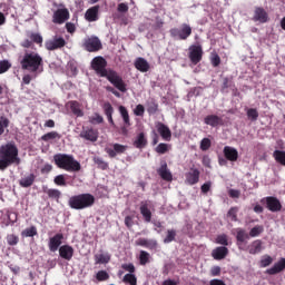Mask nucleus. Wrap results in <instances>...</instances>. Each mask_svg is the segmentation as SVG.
Here are the masks:
<instances>
[{
  "label": "nucleus",
  "instance_id": "9b49d317",
  "mask_svg": "<svg viewBox=\"0 0 285 285\" xmlns=\"http://www.w3.org/2000/svg\"><path fill=\"white\" fill-rule=\"evenodd\" d=\"M79 137L85 139V141H91V144H95V141L99 139V131L90 127H83L79 134Z\"/></svg>",
  "mask_w": 285,
  "mask_h": 285
},
{
  "label": "nucleus",
  "instance_id": "a878e982",
  "mask_svg": "<svg viewBox=\"0 0 285 285\" xmlns=\"http://www.w3.org/2000/svg\"><path fill=\"white\" fill-rule=\"evenodd\" d=\"M282 271H285V258H281L273 267L266 269V274L277 275L278 273H282Z\"/></svg>",
  "mask_w": 285,
  "mask_h": 285
},
{
  "label": "nucleus",
  "instance_id": "e433bc0d",
  "mask_svg": "<svg viewBox=\"0 0 285 285\" xmlns=\"http://www.w3.org/2000/svg\"><path fill=\"white\" fill-rule=\"evenodd\" d=\"M95 262L96 264H108L110 262V256L108 254H96Z\"/></svg>",
  "mask_w": 285,
  "mask_h": 285
},
{
  "label": "nucleus",
  "instance_id": "5fc2aeb1",
  "mask_svg": "<svg viewBox=\"0 0 285 285\" xmlns=\"http://www.w3.org/2000/svg\"><path fill=\"white\" fill-rule=\"evenodd\" d=\"M216 244H220V246H228V236L226 234L218 235L216 237Z\"/></svg>",
  "mask_w": 285,
  "mask_h": 285
},
{
  "label": "nucleus",
  "instance_id": "864d4df0",
  "mask_svg": "<svg viewBox=\"0 0 285 285\" xmlns=\"http://www.w3.org/2000/svg\"><path fill=\"white\" fill-rule=\"evenodd\" d=\"M210 146H213V142L209 140V138H203L200 141V150L206 151L210 149Z\"/></svg>",
  "mask_w": 285,
  "mask_h": 285
},
{
  "label": "nucleus",
  "instance_id": "f704fd0d",
  "mask_svg": "<svg viewBox=\"0 0 285 285\" xmlns=\"http://www.w3.org/2000/svg\"><path fill=\"white\" fill-rule=\"evenodd\" d=\"M38 235L37 226H30L21 232V237H36Z\"/></svg>",
  "mask_w": 285,
  "mask_h": 285
},
{
  "label": "nucleus",
  "instance_id": "49530a36",
  "mask_svg": "<svg viewBox=\"0 0 285 285\" xmlns=\"http://www.w3.org/2000/svg\"><path fill=\"white\" fill-rule=\"evenodd\" d=\"M8 126H10V120L7 117L1 116L0 117V137L1 135H3V132H6V128H8Z\"/></svg>",
  "mask_w": 285,
  "mask_h": 285
},
{
  "label": "nucleus",
  "instance_id": "338daca9",
  "mask_svg": "<svg viewBox=\"0 0 285 285\" xmlns=\"http://www.w3.org/2000/svg\"><path fill=\"white\" fill-rule=\"evenodd\" d=\"M128 10H129V8H128V4L126 2H121L117 7V11L121 12V13H126V12H128Z\"/></svg>",
  "mask_w": 285,
  "mask_h": 285
},
{
  "label": "nucleus",
  "instance_id": "4be33fe9",
  "mask_svg": "<svg viewBox=\"0 0 285 285\" xmlns=\"http://www.w3.org/2000/svg\"><path fill=\"white\" fill-rule=\"evenodd\" d=\"M134 148H138V150H144L148 146V138H146L145 132H139L132 142Z\"/></svg>",
  "mask_w": 285,
  "mask_h": 285
},
{
  "label": "nucleus",
  "instance_id": "6e6552de",
  "mask_svg": "<svg viewBox=\"0 0 285 285\" xmlns=\"http://www.w3.org/2000/svg\"><path fill=\"white\" fill-rule=\"evenodd\" d=\"M126 150H128V145H121L119 142L111 144L105 148V153H107L110 159H115L117 155H125Z\"/></svg>",
  "mask_w": 285,
  "mask_h": 285
},
{
  "label": "nucleus",
  "instance_id": "412c9836",
  "mask_svg": "<svg viewBox=\"0 0 285 285\" xmlns=\"http://www.w3.org/2000/svg\"><path fill=\"white\" fill-rule=\"evenodd\" d=\"M59 255L62 259L70 262L75 255V248L70 245H62L59 247Z\"/></svg>",
  "mask_w": 285,
  "mask_h": 285
},
{
  "label": "nucleus",
  "instance_id": "a18cd8bd",
  "mask_svg": "<svg viewBox=\"0 0 285 285\" xmlns=\"http://www.w3.org/2000/svg\"><path fill=\"white\" fill-rule=\"evenodd\" d=\"M124 284L137 285V276L134 274H126L122 278Z\"/></svg>",
  "mask_w": 285,
  "mask_h": 285
},
{
  "label": "nucleus",
  "instance_id": "3c124183",
  "mask_svg": "<svg viewBox=\"0 0 285 285\" xmlns=\"http://www.w3.org/2000/svg\"><path fill=\"white\" fill-rule=\"evenodd\" d=\"M102 110L106 116L112 115L115 112V108H112V105L109 101L102 104Z\"/></svg>",
  "mask_w": 285,
  "mask_h": 285
},
{
  "label": "nucleus",
  "instance_id": "37998d69",
  "mask_svg": "<svg viewBox=\"0 0 285 285\" xmlns=\"http://www.w3.org/2000/svg\"><path fill=\"white\" fill-rule=\"evenodd\" d=\"M139 262L141 266H146L150 262V254L146 250H140Z\"/></svg>",
  "mask_w": 285,
  "mask_h": 285
},
{
  "label": "nucleus",
  "instance_id": "603ef678",
  "mask_svg": "<svg viewBox=\"0 0 285 285\" xmlns=\"http://www.w3.org/2000/svg\"><path fill=\"white\" fill-rule=\"evenodd\" d=\"M9 68H12V65L8 60H1L0 61V75H3V72H8Z\"/></svg>",
  "mask_w": 285,
  "mask_h": 285
},
{
  "label": "nucleus",
  "instance_id": "c03bdc74",
  "mask_svg": "<svg viewBox=\"0 0 285 285\" xmlns=\"http://www.w3.org/2000/svg\"><path fill=\"white\" fill-rule=\"evenodd\" d=\"M97 282H108L110 279V274L108 272L101 269L96 274Z\"/></svg>",
  "mask_w": 285,
  "mask_h": 285
},
{
  "label": "nucleus",
  "instance_id": "c85d7f7f",
  "mask_svg": "<svg viewBox=\"0 0 285 285\" xmlns=\"http://www.w3.org/2000/svg\"><path fill=\"white\" fill-rule=\"evenodd\" d=\"M36 179L37 175L29 174L19 180V185L21 186V188H30V186L35 184Z\"/></svg>",
  "mask_w": 285,
  "mask_h": 285
},
{
  "label": "nucleus",
  "instance_id": "ddd939ff",
  "mask_svg": "<svg viewBox=\"0 0 285 285\" xmlns=\"http://www.w3.org/2000/svg\"><path fill=\"white\" fill-rule=\"evenodd\" d=\"M200 175L202 173L199 169L190 167L189 171L185 174V183H187L189 186H195V184H199Z\"/></svg>",
  "mask_w": 285,
  "mask_h": 285
},
{
  "label": "nucleus",
  "instance_id": "f03ea898",
  "mask_svg": "<svg viewBox=\"0 0 285 285\" xmlns=\"http://www.w3.org/2000/svg\"><path fill=\"white\" fill-rule=\"evenodd\" d=\"M20 66L22 70H27L35 75L33 77H37V75L42 72L43 58L37 51H24Z\"/></svg>",
  "mask_w": 285,
  "mask_h": 285
},
{
  "label": "nucleus",
  "instance_id": "2f4dec72",
  "mask_svg": "<svg viewBox=\"0 0 285 285\" xmlns=\"http://www.w3.org/2000/svg\"><path fill=\"white\" fill-rule=\"evenodd\" d=\"M273 157L277 164H279L281 166H285V150L276 149L273 153Z\"/></svg>",
  "mask_w": 285,
  "mask_h": 285
},
{
  "label": "nucleus",
  "instance_id": "2eb2a0df",
  "mask_svg": "<svg viewBox=\"0 0 285 285\" xmlns=\"http://www.w3.org/2000/svg\"><path fill=\"white\" fill-rule=\"evenodd\" d=\"M63 242V234L61 233H58L56 234L53 237L49 238V243H48V246H49V250L51 253H57V250H59V246H61Z\"/></svg>",
  "mask_w": 285,
  "mask_h": 285
},
{
  "label": "nucleus",
  "instance_id": "a211bd4d",
  "mask_svg": "<svg viewBox=\"0 0 285 285\" xmlns=\"http://www.w3.org/2000/svg\"><path fill=\"white\" fill-rule=\"evenodd\" d=\"M158 175L164 179V181H173V174L168 169V164L161 161L160 167L157 169Z\"/></svg>",
  "mask_w": 285,
  "mask_h": 285
},
{
  "label": "nucleus",
  "instance_id": "774afa93",
  "mask_svg": "<svg viewBox=\"0 0 285 285\" xmlns=\"http://www.w3.org/2000/svg\"><path fill=\"white\" fill-rule=\"evenodd\" d=\"M40 173L42 175H48L49 173H52V165L46 164L41 169Z\"/></svg>",
  "mask_w": 285,
  "mask_h": 285
},
{
  "label": "nucleus",
  "instance_id": "79ce46f5",
  "mask_svg": "<svg viewBox=\"0 0 285 285\" xmlns=\"http://www.w3.org/2000/svg\"><path fill=\"white\" fill-rule=\"evenodd\" d=\"M271 264H273L272 256H269V255L262 256L261 262H259L261 268H266V267L271 266Z\"/></svg>",
  "mask_w": 285,
  "mask_h": 285
},
{
  "label": "nucleus",
  "instance_id": "f8f14e48",
  "mask_svg": "<svg viewBox=\"0 0 285 285\" xmlns=\"http://www.w3.org/2000/svg\"><path fill=\"white\" fill-rule=\"evenodd\" d=\"M65 47H66V39H63V37H59V36H56V37H53V39L47 40L45 42V48L50 51L59 50Z\"/></svg>",
  "mask_w": 285,
  "mask_h": 285
},
{
  "label": "nucleus",
  "instance_id": "f3484780",
  "mask_svg": "<svg viewBox=\"0 0 285 285\" xmlns=\"http://www.w3.org/2000/svg\"><path fill=\"white\" fill-rule=\"evenodd\" d=\"M204 124L212 128H217V126H224V119L217 115H208L204 118Z\"/></svg>",
  "mask_w": 285,
  "mask_h": 285
},
{
  "label": "nucleus",
  "instance_id": "e2e57ef3",
  "mask_svg": "<svg viewBox=\"0 0 285 285\" xmlns=\"http://www.w3.org/2000/svg\"><path fill=\"white\" fill-rule=\"evenodd\" d=\"M230 83H232L230 78L225 77L223 79L222 92H226V90H228V88H230Z\"/></svg>",
  "mask_w": 285,
  "mask_h": 285
},
{
  "label": "nucleus",
  "instance_id": "423d86ee",
  "mask_svg": "<svg viewBox=\"0 0 285 285\" xmlns=\"http://www.w3.org/2000/svg\"><path fill=\"white\" fill-rule=\"evenodd\" d=\"M261 204H263L271 213H282V202L275 196L262 198Z\"/></svg>",
  "mask_w": 285,
  "mask_h": 285
},
{
  "label": "nucleus",
  "instance_id": "393cba45",
  "mask_svg": "<svg viewBox=\"0 0 285 285\" xmlns=\"http://www.w3.org/2000/svg\"><path fill=\"white\" fill-rule=\"evenodd\" d=\"M247 250L249 255H257L261 250H264V243L262 239H256L248 245Z\"/></svg>",
  "mask_w": 285,
  "mask_h": 285
},
{
  "label": "nucleus",
  "instance_id": "4d7b16f0",
  "mask_svg": "<svg viewBox=\"0 0 285 285\" xmlns=\"http://www.w3.org/2000/svg\"><path fill=\"white\" fill-rule=\"evenodd\" d=\"M122 271H126V273H128V275L134 274L137 269L135 268V264L129 263V264H122L121 265Z\"/></svg>",
  "mask_w": 285,
  "mask_h": 285
},
{
  "label": "nucleus",
  "instance_id": "cd10ccee",
  "mask_svg": "<svg viewBox=\"0 0 285 285\" xmlns=\"http://www.w3.org/2000/svg\"><path fill=\"white\" fill-rule=\"evenodd\" d=\"M85 19L87 21H97L99 19V6L89 8L85 13Z\"/></svg>",
  "mask_w": 285,
  "mask_h": 285
},
{
  "label": "nucleus",
  "instance_id": "bf43d9fd",
  "mask_svg": "<svg viewBox=\"0 0 285 285\" xmlns=\"http://www.w3.org/2000/svg\"><path fill=\"white\" fill-rule=\"evenodd\" d=\"M144 112H146L144 105H137L134 110V115H136V117H144Z\"/></svg>",
  "mask_w": 285,
  "mask_h": 285
},
{
  "label": "nucleus",
  "instance_id": "de8ad7c7",
  "mask_svg": "<svg viewBox=\"0 0 285 285\" xmlns=\"http://www.w3.org/2000/svg\"><path fill=\"white\" fill-rule=\"evenodd\" d=\"M159 110V105L155 101V100H151L149 104H148V107H147V112L149 115H156V112Z\"/></svg>",
  "mask_w": 285,
  "mask_h": 285
},
{
  "label": "nucleus",
  "instance_id": "20e7f679",
  "mask_svg": "<svg viewBox=\"0 0 285 285\" xmlns=\"http://www.w3.org/2000/svg\"><path fill=\"white\" fill-rule=\"evenodd\" d=\"M53 163L60 170L67 173H79L81 170V163L75 159V156L68 154H56L53 156Z\"/></svg>",
  "mask_w": 285,
  "mask_h": 285
},
{
  "label": "nucleus",
  "instance_id": "a19ab883",
  "mask_svg": "<svg viewBox=\"0 0 285 285\" xmlns=\"http://www.w3.org/2000/svg\"><path fill=\"white\" fill-rule=\"evenodd\" d=\"M94 163L98 166L100 170H108V163L101 157H94Z\"/></svg>",
  "mask_w": 285,
  "mask_h": 285
},
{
  "label": "nucleus",
  "instance_id": "f257e3e1",
  "mask_svg": "<svg viewBox=\"0 0 285 285\" xmlns=\"http://www.w3.org/2000/svg\"><path fill=\"white\" fill-rule=\"evenodd\" d=\"M108 66V61L105 60L104 57L98 56L91 60V68L95 70L99 77H105L109 80V82L117 88L120 92H126L128 89L126 88V82H124V78L117 73V71L112 69H106Z\"/></svg>",
  "mask_w": 285,
  "mask_h": 285
},
{
  "label": "nucleus",
  "instance_id": "0eeeda50",
  "mask_svg": "<svg viewBox=\"0 0 285 285\" xmlns=\"http://www.w3.org/2000/svg\"><path fill=\"white\" fill-rule=\"evenodd\" d=\"M171 37L179 39L180 41H186L190 35H193V28L190 24L183 23L180 29L173 28L169 30Z\"/></svg>",
  "mask_w": 285,
  "mask_h": 285
},
{
  "label": "nucleus",
  "instance_id": "5701e85b",
  "mask_svg": "<svg viewBox=\"0 0 285 285\" xmlns=\"http://www.w3.org/2000/svg\"><path fill=\"white\" fill-rule=\"evenodd\" d=\"M140 215H142L144 220L147 224H150L153 222V212H150L148 202L140 203Z\"/></svg>",
  "mask_w": 285,
  "mask_h": 285
},
{
  "label": "nucleus",
  "instance_id": "c9c22d12",
  "mask_svg": "<svg viewBox=\"0 0 285 285\" xmlns=\"http://www.w3.org/2000/svg\"><path fill=\"white\" fill-rule=\"evenodd\" d=\"M119 112L122 117L124 124H126L127 126H130V115L128 114V109H126L125 106H120L119 107Z\"/></svg>",
  "mask_w": 285,
  "mask_h": 285
},
{
  "label": "nucleus",
  "instance_id": "8fccbe9b",
  "mask_svg": "<svg viewBox=\"0 0 285 285\" xmlns=\"http://www.w3.org/2000/svg\"><path fill=\"white\" fill-rule=\"evenodd\" d=\"M262 233H264V227L257 225L250 229L249 237H259V235H262Z\"/></svg>",
  "mask_w": 285,
  "mask_h": 285
},
{
  "label": "nucleus",
  "instance_id": "0e129e2a",
  "mask_svg": "<svg viewBox=\"0 0 285 285\" xmlns=\"http://www.w3.org/2000/svg\"><path fill=\"white\" fill-rule=\"evenodd\" d=\"M210 275L212 277H219L222 275V267L219 266L212 267Z\"/></svg>",
  "mask_w": 285,
  "mask_h": 285
},
{
  "label": "nucleus",
  "instance_id": "6ab92c4d",
  "mask_svg": "<svg viewBox=\"0 0 285 285\" xmlns=\"http://www.w3.org/2000/svg\"><path fill=\"white\" fill-rule=\"evenodd\" d=\"M253 21H258L259 23H266L268 21V13L262 7H256L254 10Z\"/></svg>",
  "mask_w": 285,
  "mask_h": 285
},
{
  "label": "nucleus",
  "instance_id": "9d476101",
  "mask_svg": "<svg viewBox=\"0 0 285 285\" xmlns=\"http://www.w3.org/2000/svg\"><path fill=\"white\" fill-rule=\"evenodd\" d=\"M204 57V49H202L200 45H193L189 47V59L194 66H197L199 61H202Z\"/></svg>",
  "mask_w": 285,
  "mask_h": 285
},
{
  "label": "nucleus",
  "instance_id": "7c9ffc66",
  "mask_svg": "<svg viewBox=\"0 0 285 285\" xmlns=\"http://www.w3.org/2000/svg\"><path fill=\"white\" fill-rule=\"evenodd\" d=\"M70 110L76 117H83V110H81V107L77 100L69 102Z\"/></svg>",
  "mask_w": 285,
  "mask_h": 285
},
{
  "label": "nucleus",
  "instance_id": "b1692460",
  "mask_svg": "<svg viewBox=\"0 0 285 285\" xmlns=\"http://www.w3.org/2000/svg\"><path fill=\"white\" fill-rule=\"evenodd\" d=\"M157 130L165 141H170V139H173V131H170V128H168V126H166L165 124L159 122L157 126Z\"/></svg>",
  "mask_w": 285,
  "mask_h": 285
},
{
  "label": "nucleus",
  "instance_id": "72a5a7b5",
  "mask_svg": "<svg viewBox=\"0 0 285 285\" xmlns=\"http://www.w3.org/2000/svg\"><path fill=\"white\" fill-rule=\"evenodd\" d=\"M249 237L250 236L246 233L245 229H242V228L236 229V239L240 244H244V242H246V239H249Z\"/></svg>",
  "mask_w": 285,
  "mask_h": 285
},
{
  "label": "nucleus",
  "instance_id": "7ed1b4c3",
  "mask_svg": "<svg viewBox=\"0 0 285 285\" xmlns=\"http://www.w3.org/2000/svg\"><path fill=\"white\" fill-rule=\"evenodd\" d=\"M12 164H19V148L12 142L0 147V170H6Z\"/></svg>",
  "mask_w": 285,
  "mask_h": 285
},
{
  "label": "nucleus",
  "instance_id": "6e6d98bb",
  "mask_svg": "<svg viewBox=\"0 0 285 285\" xmlns=\"http://www.w3.org/2000/svg\"><path fill=\"white\" fill-rule=\"evenodd\" d=\"M7 244H9V246H17V244H19V236L14 234L8 235Z\"/></svg>",
  "mask_w": 285,
  "mask_h": 285
},
{
  "label": "nucleus",
  "instance_id": "4468645a",
  "mask_svg": "<svg viewBox=\"0 0 285 285\" xmlns=\"http://www.w3.org/2000/svg\"><path fill=\"white\" fill-rule=\"evenodd\" d=\"M70 19V11L68 9L62 8V9H57L53 13V23H66Z\"/></svg>",
  "mask_w": 285,
  "mask_h": 285
},
{
  "label": "nucleus",
  "instance_id": "dca6fc26",
  "mask_svg": "<svg viewBox=\"0 0 285 285\" xmlns=\"http://www.w3.org/2000/svg\"><path fill=\"white\" fill-rule=\"evenodd\" d=\"M223 154L227 161H237L239 159V151L235 147L225 146Z\"/></svg>",
  "mask_w": 285,
  "mask_h": 285
},
{
  "label": "nucleus",
  "instance_id": "13d9d810",
  "mask_svg": "<svg viewBox=\"0 0 285 285\" xmlns=\"http://www.w3.org/2000/svg\"><path fill=\"white\" fill-rule=\"evenodd\" d=\"M238 210H239V208H237V207H232L228 210L227 215H228V217H230L232 222H237V213H238Z\"/></svg>",
  "mask_w": 285,
  "mask_h": 285
},
{
  "label": "nucleus",
  "instance_id": "bb28decb",
  "mask_svg": "<svg viewBox=\"0 0 285 285\" xmlns=\"http://www.w3.org/2000/svg\"><path fill=\"white\" fill-rule=\"evenodd\" d=\"M136 70H139V72H148L150 70V63H148V60L145 58H137L134 63Z\"/></svg>",
  "mask_w": 285,
  "mask_h": 285
},
{
  "label": "nucleus",
  "instance_id": "680f3d73",
  "mask_svg": "<svg viewBox=\"0 0 285 285\" xmlns=\"http://www.w3.org/2000/svg\"><path fill=\"white\" fill-rule=\"evenodd\" d=\"M30 39L33 41V43H43V37H41L39 33H31Z\"/></svg>",
  "mask_w": 285,
  "mask_h": 285
},
{
  "label": "nucleus",
  "instance_id": "052dcab7",
  "mask_svg": "<svg viewBox=\"0 0 285 285\" xmlns=\"http://www.w3.org/2000/svg\"><path fill=\"white\" fill-rule=\"evenodd\" d=\"M228 195L232 199H239V197H242V191L239 189H229Z\"/></svg>",
  "mask_w": 285,
  "mask_h": 285
},
{
  "label": "nucleus",
  "instance_id": "aec40b11",
  "mask_svg": "<svg viewBox=\"0 0 285 285\" xmlns=\"http://www.w3.org/2000/svg\"><path fill=\"white\" fill-rule=\"evenodd\" d=\"M212 257L213 259H216L217 262H220V259H226L228 257V247L226 246H219L212 250Z\"/></svg>",
  "mask_w": 285,
  "mask_h": 285
},
{
  "label": "nucleus",
  "instance_id": "473e14b6",
  "mask_svg": "<svg viewBox=\"0 0 285 285\" xmlns=\"http://www.w3.org/2000/svg\"><path fill=\"white\" fill-rule=\"evenodd\" d=\"M41 141H52L55 139H61V135L57 131H49L41 136Z\"/></svg>",
  "mask_w": 285,
  "mask_h": 285
},
{
  "label": "nucleus",
  "instance_id": "69168bd1",
  "mask_svg": "<svg viewBox=\"0 0 285 285\" xmlns=\"http://www.w3.org/2000/svg\"><path fill=\"white\" fill-rule=\"evenodd\" d=\"M222 63V58L219 57V55H214V57L212 58V66L214 68L219 67V65Z\"/></svg>",
  "mask_w": 285,
  "mask_h": 285
},
{
  "label": "nucleus",
  "instance_id": "58836bf2",
  "mask_svg": "<svg viewBox=\"0 0 285 285\" xmlns=\"http://www.w3.org/2000/svg\"><path fill=\"white\" fill-rule=\"evenodd\" d=\"M53 184H56V186H61V187L68 186V183L66 181V175L63 174L57 175L53 178Z\"/></svg>",
  "mask_w": 285,
  "mask_h": 285
},
{
  "label": "nucleus",
  "instance_id": "39448f33",
  "mask_svg": "<svg viewBox=\"0 0 285 285\" xmlns=\"http://www.w3.org/2000/svg\"><path fill=\"white\" fill-rule=\"evenodd\" d=\"M95 202L96 198L92 194L85 193L71 196L68 200V205L73 210H86V208H92Z\"/></svg>",
  "mask_w": 285,
  "mask_h": 285
},
{
  "label": "nucleus",
  "instance_id": "09e8293b",
  "mask_svg": "<svg viewBox=\"0 0 285 285\" xmlns=\"http://www.w3.org/2000/svg\"><path fill=\"white\" fill-rule=\"evenodd\" d=\"M247 117L252 121H257V119H259V111H257L255 108H249L247 109Z\"/></svg>",
  "mask_w": 285,
  "mask_h": 285
},
{
  "label": "nucleus",
  "instance_id": "ea45409f",
  "mask_svg": "<svg viewBox=\"0 0 285 285\" xmlns=\"http://www.w3.org/2000/svg\"><path fill=\"white\" fill-rule=\"evenodd\" d=\"M176 237H177V232L175 229H168L167 235L164 238V244H170L171 242H175Z\"/></svg>",
  "mask_w": 285,
  "mask_h": 285
},
{
  "label": "nucleus",
  "instance_id": "1a4fd4ad",
  "mask_svg": "<svg viewBox=\"0 0 285 285\" xmlns=\"http://www.w3.org/2000/svg\"><path fill=\"white\" fill-rule=\"evenodd\" d=\"M82 46L87 52H99V50L102 48L101 40H99L97 37L85 39Z\"/></svg>",
  "mask_w": 285,
  "mask_h": 285
},
{
  "label": "nucleus",
  "instance_id": "4c0bfd02",
  "mask_svg": "<svg viewBox=\"0 0 285 285\" xmlns=\"http://www.w3.org/2000/svg\"><path fill=\"white\" fill-rule=\"evenodd\" d=\"M156 153L158 155H166L170 150V145L166 142H160L158 146L155 148Z\"/></svg>",
  "mask_w": 285,
  "mask_h": 285
},
{
  "label": "nucleus",
  "instance_id": "c756f323",
  "mask_svg": "<svg viewBox=\"0 0 285 285\" xmlns=\"http://www.w3.org/2000/svg\"><path fill=\"white\" fill-rule=\"evenodd\" d=\"M43 193L49 197V199H53L55 202H59V199H61V190L59 189L43 187Z\"/></svg>",
  "mask_w": 285,
  "mask_h": 285
}]
</instances>
